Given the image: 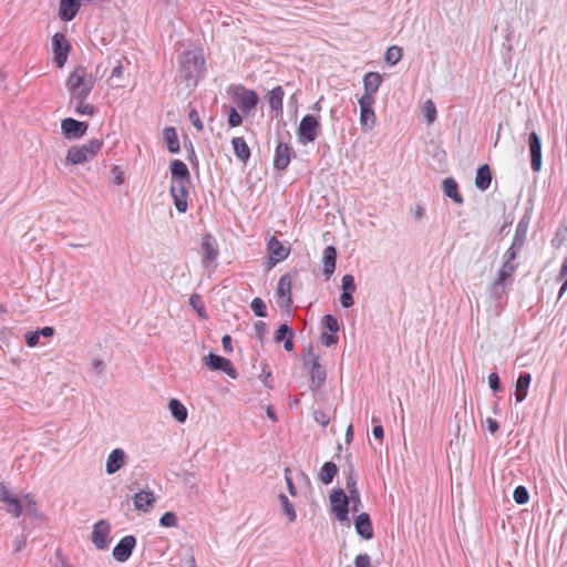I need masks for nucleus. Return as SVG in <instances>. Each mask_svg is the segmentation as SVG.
I'll list each match as a JSON object with an SVG mask.
<instances>
[{
  "instance_id": "30",
  "label": "nucleus",
  "mask_w": 567,
  "mask_h": 567,
  "mask_svg": "<svg viewBox=\"0 0 567 567\" xmlns=\"http://www.w3.org/2000/svg\"><path fill=\"white\" fill-rule=\"evenodd\" d=\"M285 92L281 86H275L268 93V103L271 111L276 112V114L282 113V101H284Z\"/></svg>"
},
{
  "instance_id": "3",
  "label": "nucleus",
  "mask_w": 567,
  "mask_h": 567,
  "mask_svg": "<svg viewBox=\"0 0 567 567\" xmlns=\"http://www.w3.org/2000/svg\"><path fill=\"white\" fill-rule=\"evenodd\" d=\"M0 499L4 503V509L14 517H19L22 513L37 518L39 516L35 501L29 494L21 497L12 496L3 486L1 487Z\"/></svg>"
},
{
  "instance_id": "50",
  "label": "nucleus",
  "mask_w": 567,
  "mask_h": 567,
  "mask_svg": "<svg viewBox=\"0 0 567 567\" xmlns=\"http://www.w3.org/2000/svg\"><path fill=\"white\" fill-rule=\"evenodd\" d=\"M488 385H489L491 390L495 393L503 391V386L501 384L499 377L496 372L489 373Z\"/></svg>"
},
{
  "instance_id": "52",
  "label": "nucleus",
  "mask_w": 567,
  "mask_h": 567,
  "mask_svg": "<svg viewBox=\"0 0 567 567\" xmlns=\"http://www.w3.org/2000/svg\"><path fill=\"white\" fill-rule=\"evenodd\" d=\"M111 173H112V176H113L114 184L122 185L123 182H124V172H123V169L120 166L114 165L112 167V169H111Z\"/></svg>"
},
{
  "instance_id": "21",
  "label": "nucleus",
  "mask_w": 567,
  "mask_h": 567,
  "mask_svg": "<svg viewBox=\"0 0 567 567\" xmlns=\"http://www.w3.org/2000/svg\"><path fill=\"white\" fill-rule=\"evenodd\" d=\"M172 183L190 185V173L187 165L181 159H174L171 164Z\"/></svg>"
},
{
  "instance_id": "26",
  "label": "nucleus",
  "mask_w": 567,
  "mask_h": 567,
  "mask_svg": "<svg viewBox=\"0 0 567 567\" xmlns=\"http://www.w3.org/2000/svg\"><path fill=\"white\" fill-rule=\"evenodd\" d=\"M276 295L278 299L282 301L284 306L289 307L291 305V278L289 275L280 277L277 284Z\"/></svg>"
},
{
  "instance_id": "18",
  "label": "nucleus",
  "mask_w": 567,
  "mask_h": 567,
  "mask_svg": "<svg viewBox=\"0 0 567 567\" xmlns=\"http://www.w3.org/2000/svg\"><path fill=\"white\" fill-rule=\"evenodd\" d=\"M203 262L205 267L214 264L219 255V249L216 239L212 234H206L202 238Z\"/></svg>"
},
{
  "instance_id": "10",
  "label": "nucleus",
  "mask_w": 567,
  "mask_h": 567,
  "mask_svg": "<svg viewBox=\"0 0 567 567\" xmlns=\"http://www.w3.org/2000/svg\"><path fill=\"white\" fill-rule=\"evenodd\" d=\"M52 49L56 65L62 68L68 60L71 49L70 43L63 33L58 32L52 37Z\"/></svg>"
},
{
  "instance_id": "25",
  "label": "nucleus",
  "mask_w": 567,
  "mask_h": 567,
  "mask_svg": "<svg viewBox=\"0 0 567 567\" xmlns=\"http://www.w3.org/2000/svg\"><path fill=\"white\" fill-rule=\"evenodd\" d=\"M81 7L80 0H61L59 6V17L65 22L72 21Z\"/></svg>"
},
{
  "instance_id": "41",
  "label": "nucleus",
  "mask_w": 567,
  "mask_h": 567,
  "mask_svg": "<svg viewBox=\"0 0 567 567\" xmlns=\"http://www.w3.org/2000/svg\"><path fill=\"white\" fill-rule=\"evenodd\" d=\"M513 498L518 505H524L529 499L528 491L525 486L519 485L513 492Z\"/></svg>"
},
{
  "instance_id": "27",
  "label": "nucleus",
  "mask_w": 567,
  "mask_h": 567,
  "mask_svg": "<svg viewBox=\"0 0 567 567\" xmlns=\"http://www.w3.org/2000/svg\"><path fill=\"white\" fill-rule=\"evenodd\" d=\"M155 503L154 493L151 491H140L133 497L135 509L141 512H148Z\"/></svg>"
},
{
  "instance_id": "42",
  "label": "nucleus",
  "mask_w": 567,
  "mask_h": 567,
  "mask_svg": "<svg viewBox=\"0 0 567 567\" xmlns=\"http://www.w3.org/2000/svg\"><path fill=\"white\" fill-rule=\"evenodd\" d=\"M250 308L257 317L265 318L267 316V307L262 299L254 298Z\"/></svg>"
},
{
  "instance_id": "7",
  "label": "nucleus",
  "mask_w": 567,
  "mask_h": 567,
  "mask_svg": "<svg viewBox=\"0 0 567 567\" xmlns=\"http://www.w3.org/2000/svg\"><path fill=\"white\" fill-rule=\"evenodd\" d=\"M321 326L326 330L321 333L320 341L324 347L334 346L338 342L340 329L338 319L332 315H324L321 318Z\"/></svg>"
},
{
  "instance_id": "37",
  "label": "nucleus",
  "mask_w": 567,
  "mask_h": 567,
  "mask_svg": "<svg viewBox=\"0 0 567 567\" xmlns=\"http://www.w3.org/2000/svg\"><path fill=\"white\" fill-rule=\"evenodd\" d=\"M70 103L74 105L75 113L79 115L92 116L95 114V107L85 103V100H70Z\"/></svg>"
},
{
  "instance_id": "1",
  "label": "nucleus",
  "mask_w": 567,
  "mask_h": 567,
  "mask_svg": "<svg viewBox=\"0 0 567 567\" xmlns=\"http://www.w3.org/2000/svg\"><path fill=\"white\" fill-rule=\"evenodd\" d=\"M96 82V76L85 66L79 65L66 79V90L70 100H86Z\"/></svg>"
},
{
  "instance_id": "51",
  "label": "nucleus",
  "mask_w": 567,
  "mask_h": 567,
  "mask_svg": "<svg viewBox=\"0 0 567 567\" xmlns=\"http://www.w3.org/2000/svg\"><path fill=\"white\" fill-rule=\"evenodd\" d=\"M24 339H25L27 346L30 348H33V347L38 346L40 336L37 331H28L24 334Z\"/></svg>"
},
{
  "instance_id": "49",
  "label": "nucleus",
  "mask_w": 567,
  "mask_h": 567,
  "mask_svg": "<svg viewBox=\"0 0 567 567\" xmlns=\"http://www.w3.org/2000/svg\"><path fill=\"white\" fill-rule=\"evenodd\" d=\"M227 122L230 127H237L243 123V117L235 107H230Z\"/></svg>"
},
{
  "instance_id": "20",
  "label": "nucleus",
  "mask_w": 567,
  "mask_h": 567,
  "mask_svg": "<svg viewBox=\"0 0 567 567\" xmlns=\"http://www.w3.org/2000/svg\"><path fill=\"white\" fill-rule=\"evenodd\" d=\"M382 83V76L378 72H368L363 76L364 93L361 97H369L375 101V93Z\"/></svg>"
},
{
  "instance_id": "46",
  "label": "nucleus",
  "mask_w": 567,
  "mask_h": 567,
  "mask_svg": "<svg viewBox=\"0 0 567 567\" xmlns=\"http://www.w3.org/2000/svg\"><path fill=\"white\" fill-rule=\"evenodd\" d=\"M288 336L293 337L292 329L287 326L286 323L280 324L275 333V340L276 342H281L288 338Z\"/></svg>"
},
{
  "instance_id": "12",
  "label": "nucleus",
  "mask_w": 567,
  "mask_h": 567,
  "mask_svg": "<svg viewBox=\"0 0 567 567\" xmlns=\"http://www.w3.org/2000/svg\"><path fill=\"white\" fill-rule=\"evenodd\" d=\"M110 524L101 519L94 524L91 540L97 549H105L110 543Z\"/></svg>"
},
{
  "instance_id": "47",
  "label": "nucleus",
  "mask_w": 567,
  "mask_h": 567,
  "mask_svg": "<svg viewBox=\"0 0 567 567\" xmlns=\"http://www.w3.org/2000/svg\"><path fill=\"white\" fill-rule=\"evenodd\" d=\"M159 525L163 527H175L177 526V517L173 512H166L159 518Z\"/></svg>"
},
{
  "instance_id": "35",
  "label": "nucleus",
  "mask_w": 567,
  "mask_h": 567,
  "mask_svg": "<svg viewBox=\"0 0 567 567\" xmlns=\"http://www.w3.org/2000/svg\"><path fill=\"white\" fill-rule=\"evenodd\" d=\"M163 137L167 144V148L171 153H178L181 150L178 136L174 127H166L163 131Z\"/></svg>"
},
{
  "instance_id": "38",
  "label": "nucleus",
  "mask_w": 567,
  "mask_h": 567,
  "mask_svg": "<svg viewBox=\"0 0 567 567\" xmlns=\"http://www.w3.org/2000/svg\"><path fill=\"white\" fill-rule=\"evenodd\" d=\"M516 269V264L504 260L495 279H497L499 282H505L508 278L512 277Z\"/></svg>"
},
{
  "instance_id": "58",
  "label": "nucleus",
  "mask_w": 567,
  "mask_h": 567,
  "mask_svg": "<svg viewBox=\"0 0 567 567\" xmlns=\"http://www.w3.org/2000/svg\"><path fill=\"white\" fill-rule=\"evenodd\" d=\"M355 567H371L370 557L367 554H360L354 560Z\"/></svg>"
},
{
  "instance_id": "32",
  "label": "nucleus",
  "mask_w": 567,
  "mask_h": 567,
  "mask_svg": "<svg viewBox=\"0 0 567 567\" xmlns=\"http://www.w3.org/2000/svg\"><path fill=\"white\" fill-rule=\"evenodd\" d=\"M492 182V173L488 165L484 164L478 167L475 177V185L481 190H486Z\"/></svg>"
},
{
  "instance_id": "59",
  "label": "nucleus",
  "mask_w": 567,
  "mask_h": 567,
  "mask_svg": "<svg viewBox=\"0 0 567 567\" xmlns=\"http://www.w3.org/2000/svg\"><path fill=\"white\" fill-rule=\"evenodd\" d=\"M190 305L194 309L197 310V312L202 316V311L204 310L203 302L200 300V297L198 295H193L189 299Z\"/></svg>"
},
{
  "instance_id": "36",
  "label": "nucleus",
  "mask_w": 567,
  "mask_h": 567,
  "mask_svg": "<svg viewBox=\"0 0 567 567\" xmlns=\"http://www.w3.org/2000/svg\"><path fill=\"white\" fill-rule=\"evenodd\" d=\"M338 473V467L333 462H326L323 463L320 473H319V480L324 484L329 485L332 483L334 476Z\"/></svg>"
},
{
  "instance_id": "31",
  "label": "nucleus",
  "mask_w": 567,
  "mask_h": 567,
  "mask_svg": "<svg viewBox=\"0 0 567 567\" xmlns=\"http://www.w3.org/2000/svg\"><path fill=\"white\" fill-rule=\"evenodd\" d=\"M231 145L236 157L243 163H247L250 157V148L246 141L243 137H234L231 140Z\"/></svg>"
},
{
  "instance_id": "60",
  "label": "nucleus",
  "mask_w": 567,
  "mask_h": 567,
  "mask_svg": "<svg viewBox=\"0 0 567 567\" xmlns=\"http://www.w3.org/2000/svg\"><path fill=\"white\" fill-rule=\"evenodd\" d=\"M346 487H347L349 494L351 493V491L358 489L357 488V481H355V477H354V474H353L352 470L349 472V475L347 476Z\"/></svg>"
},
{
  "instance_id": "54",
  "label": "nucleus",
  "mask_w": 567,
  "mask_h": 567,
  "mask_svg": "<svg viewBox=\"0 0 567 567\" xmlns=\"http://www.w3.org/2000/svg\"><path fill=\"white\" fill-rule=\"evenodd\" d=\"M524 243H525L524 234L520 235L519 228H517L511 247L520 251L524 246Z\"/></svg>"
},
{
  "instance_id": "4",
  "label": "nucleus",
  "mask_w": 567,
  "mask_h": 567,
  "mask_svg": "<svg viewBox=\"0 0 567 567\" xmlns=\"http://www.w3.org/2000/svg\"><path fill=\"white\" fill-rule=\"evenodd\" d=\"M227 94L234 100L243 114H249L259 102L257 93L254 90L246 89L243 84L229 85Z\"/></svg>"
},
{
  "instance_id": "13",
  "label": "nucleus",
  "mask_w": 567,
  "mask_h": 567,
  "mask_svg": "<svg viewBox=\"0 0 567 567\" xmlns=\"http://www.w3.org/2000/svg\"><path fill=\"white\" fill-rule=\"evenodd\" d=\"M136 546V538L133 535L124 536L113 548V557L118 563H125L132 556Z\"/></svg>"
},
{
  "instance_id": "55",
  "label": "nucleus",
  "mask_w": 567,
  "mask_h": 567,
  "mask_svg": "<svg viewBox=\"0 0 567 567\" xmlns=\"http://www.w3.org/2000/svg\"><path fill=\"white\" fill-rule=\"evenodd\" d=\"M189 121L197 131L203 130V123L199 118L198 112L196 110H190L188 114Z\"/></svg>"
},
{
  "instance_id": "61",
  "label": "nucleus",
  "mask_w": 567,
  "mask_h": 567,
  "mask_svg": "<svg viewBox=\"0 0 567 567\" xmlns=\"http://www.w3.org/2000/svg\"><path fill=\"white\" fill-rule=\"evenodd\" d=\"M91 369L96 374H102L104 372V370H105V364H104V362L102 360L95 359L91 363Z\"/></svg>"
},
{
  "instance_id": "8",
  "label": "nucleus",
  "mask_w": 567,
  "mask_h": 567,
  "mask_svg": "<svg viewBox=\"0 0 567 567\" xmlns=\"http://www.w3.org/2000/svg\"><path fill=\"white\" fill-rule=\"evenodd\" d=\"M331 511L339 522L348 519L349 514V497L341 488L334 489L330 494Z\"/></svg>"
},
{
  "instance_id": "34",
  "label": "nucleus",
  "mask_w": 567,
  "mask_h": 567,
  "mask_svg": "<svg viewBox=\"0 0 567 567\" xmlns=\"http://www.w3.org/2000/svg\"><path fill=\"white\" fill-rule=\"evenodd\" d=\"M443 192L445 196L452 198L455 203H463V197L457 190V183L454 178L447 177L443 181Z\"/></svg>"
},
{
  "instance_id": "28",
  "label": "nucleus",
  "mask_w": 567,
  "mask_h": 567,
  "mask_svg": "<svg viewBox=\"0 0 567 567\" xmlns=\"http://www.w3.org/2000/svg\"><path fill=\"white\" fill-rule=\"evenodd\" d=\"M337 249L333 246H327L323 249L322 262H323V275L326 278H330L336 270Z\"/></svg>"
},
{
  "instance_id": "14",
  "label": "nucleus",
  "mask_w": 567,
  "mask_h": 567,
  "mask_svg": "<svg viewBox=\"0 0 567 567\" xmlns=\"http://www.w3.org/2000/svg\"><path fill=\"white\" fill-rule=\"evenodd\" d=\"M268 268H271L289 256V248H287L281 241L272 236L268 241Z\"/></svg>"
},
{
  "instance_id": "29",
  "label": "nucleus",
  "mask_w": 567,
  "mask_h": 567,
  "mask_svg": "<svg viewBox=\"0 0 567 567\" xmlns=\"http://www.w3.org/2000/svg\"><path fill=\"white\" fill-rule=\"evenodd\" d=\"M532 382V375L528 372H523L518 375L515 383V398L516 402H523L527 396V391Z\"/></svg>"
},
{
  "instance_id": "43",
  "label": "nucleus",
  "mask_w": 567,
  "mask_h": 567,
  "mask_svg": "<svg viewBox=\"0 0 567 567\" xmlns=\"http://www.w3.org/2000/svg\"><path fill=\"white\" fill-rule=\"evenodd\" d=\"M423 113L426 118L427 124H432L436 118V106L431 101L427 100L423 105Z\"/></svg>"
},
{
  "instance_id": "11",
  "label": "nucleus",
  "mask_w": 567,
  "mask_h": 567,
  "mask_svg": "<svg viewBox=\"0 0 567 567\" xmlns=\"http://www.w3.org/2000/svg\"><path fill=\"white\" fill-rule=\"evenodd\" d=\"M206 364L209 367L210 370L221 371L231 379H237L238 377V373L236 369L233 367L231 361L221 355L209 353L208 357H206Z\"/></svg>"
},
{
  "instance_id": "15",
  "label": "nucleus",
  "mask_w": 567,
  "mask_h": 567,
  "mask_svg": "<svg viewBox=\"0 0 567 567\" xmlns=\"http://www.w3.org/2000/svg\"><path fill=\"white\" fill-rule=\"evenodd\" d=\"M341 289L342 292L340 295V303L344 309H349L354 305L353 293L357 289L354 277L350 274H347L341 279Z\"/></svg>"
},
{
  "instance_id": "63",
  "label": "nucleus",
  "mask_w": 567,
  "mask_h": 567,
  "mask_svg": "<svg viewBox=\"0 0 567 567\" xmlns=\"http://www.w3.org/2000/svg\"><path fill=\"white\" fill-rule=\"evenodd\" d=\"M486 424H487V430L491 433H495L499 429L498 422L496 420L492 419V417H487Z\"/></svg>"
},
{
  "instance_id": "33",
  "label": "nucleus",
  "mask_w": 567,
  "mask_h": 567,
  "mask_svg": "<svg viewBox=\"0 0 567 567\" xmlns=\"http://www.w3.org/2000/svg\"><path fill=\"white\" fill-rule=\"evenodd\" d=\"M168 409L173 415V417L179 422L184 423L187 420L188 413L185 405L177 399H171L168 402Z\"/></svg>"
},
{
  "instance_id": "40",
  "label": "nucleus",
  "mask_w": 567,
  "mask_h": 567,
  "mask_svg": "<svg viewBox=\"0 0 567 567\" xmlns=\"http://www.w3.org/2000/svg\"><path fill=\"white\" fill-rule=\"evenodd\" d=\"M402 55H403L402 49L398 45H392L386 50L384 60L390 65H395L402 59Z\"/></svg>"
},
{
  "instance_id": "24",
  "label": "nucleus",
  "mask_w": 567,
  "mask_h": 567,
  "mask_svg": "<svg viewBox=\"0 0 567 567\" xmlns=\"http://www.w3.org/2000/svg\"><path fill=\"white\" fill-rule=\"evenodd\" d=\"M290 147L288 144L279 142L276 147L274 157V167L278 171H284L290 163Z\"/></svg>"
},
{
  "instance_id": "16",
  "label": "nucleus",
  "mask_w": 567,
  "mask_h": 567,
  "mask_svg": "<svg viewBox=\"0 0 567 567\" xmlns=\"http://www.w3.org/2000/svg\"><path fill=\"white\" fill-rule=\"evenodd\" d=\"M190 185H184L178 183H172L169 193L174 200L175 208L178 213H185L187 210V197Z\"/></svg>"
},
{
  "instance_id": "2",
  "label": "nucleus",
  "mask_w": 567,
  "mask_h": 567,
  "mask_svg": "<svg viewBox=\"0 0 567 567\" xmlns=\"http://www.w3.org/2000/svg\"><path fill=\"white\" fill-rule=\"evenodd\" d=\"M205 71V59L202 50H189L179 58V73L187 86H196Z\"/></svg>"
},
{
  "instance_id": "57",
  "label": "nucleus",
  "mask_w": 567,
  "mask_h": 567,
  "mask_svg": "<svg viewBox=\"0 0 567 567\" xmlns=\"http://www.w3.org/2000/svg\"><path fill=\"white\" fill-rule=\"evenodd\" d=\"M372 422L373 423H378L373 426L372 429V434L375 439L378 440H381L383 439V435H384V430H383V426L379 423V419L373 416L372 417Z\"/></svg>"
},
{
  "instance_id": "56",
  "label": "nucleus",
  "mask_w": 567,
  "mask_h": 567,
  "mask_svg": "<svg viewBox=\"0 0 567 567\" xmlns=\"http://www.w3.org/2000/svg\"><path fill=\"white\" fill-rule=\"evenodd\" d=\"M349 497V503L351 502L352 505H353V511H358V507L361 505V498H360V493H359V489H353L351 491V493L348 495Z\"/></svg>"
},
{
  "instance_id": "19",
  "label": "nucleus",
  "mask_w": 567,
  "mask_h": 567,
  "mask_svg": "<svg viewBox=\"0 0 567 567\" xmlns=\"http://www.w3.org/2000/svg\"><path fill=\"white\" fill-rule=\"evenodd\" d=\"M528 146L530 152V166L534 172L542 168V142L536 132H532L528 136Z\"/></svg>"
},
{
  "instance_id": "53",
  "label": "nucleus",
  "mask_w": 567,
  "mask_h": 567,
  "mask_svg": "<svg viewBox=\"0 0 567 567\" xmlns=\"http://www.w3.org/2000/svg\"><path fill=\"white\" fill-rule=\"evenodd\" d=\"M524 243H525L524 234L520 235L519 228H517L511 247L520 251L524 246Z\"/></svg>"
},
{
  "instance_id": "62",
  "label": "nucleus",
  "mask_w": 567,
  "mask_h": 567,
  "mask_svg": "<svg viewBox=\"0 0 567 567\" xmlns=\"http://www.w3.org/2000/svg\"><path fill=\"white\" fill-rule=\"evenodd\" d=\"M520 251H518L517 249H514L512 247H509L505 254H504V260L505 261H509V262H514V260L516 259L517 255L519 254Z\"/></svg>"
},
{
  "instance_id": "48",
  "label": "nucleus",
  "mask_w": 567,
  "mask_h": 567,
  "mask_svg": "<svg viewBox=\"0 0 567 567\" xmlns=\"http://www.w3.org/2000/svg\"><path fill=\"white\" fill-rule=\"evenodd\" d=\"M52 565L53 567H72L69 559L59 549L54 553Z\"/></svg>"
},
{
  "instance_id": "6",
  "label": "nucleus",
  "mask_w": 567,
  "mask_h": 567,
  "mask_svg": "<svg viewBox=\"0 0 567 567\" xmlns=\"http://www.w3.org/2000/svg\"><path fill=\"white\" fill-rule=\"evenodd\" d=\"M320 130L321 125L317 117L310 114L305 115L297 128L298 142L301 145L313 143L318 137Z\"/></svg>"
},
{
  "instance_id": "22",
  "label": "nucleus",
  "mask_w": 567,
  "mask_h": 567,
  "mask_svg": "<svg viewBox=\"0 0 567 567\" xmlns=\"http://www.w3.org/2000/svg\"><path fill=\"white\" fill-rule=\"evenodd\" d=\"M126 463V454L122 449H114L107 456L105 472L109 475L118 472Z\"/></svg>"
},
{
  "instance_id": "9",
  "label": "nucleus",
  "mask_w": 567,
  "mask_h": 567,
  "mask_svg": "<svg viewBox=\"0 0 567 567\" xmlns=\"http://www.w3.org/2000/svg\"><path fill=\"white\" fill-rule=\"evenodd\" d=\"M375 101L370 100L369 97H360L358 103L360 106V124L362 131L370 132L375 124V113L373 110V104Z\"/></svg>"
},
{
  "instance_id": "17",
  "label": "nucleus",
  "mask_w": 567,
  "mask_h": 567,
  "mask_svg": "<svg viewBox=\"0 0 567 567\" xmlns=\"http://www.w3.org/2000/svg\"><path fill=\"white\" fill-rule=\"evenodd\" d=\"M87 123L66 117L61 122V131L66 137L81 138L87 131Z\"/></svg>"
},
{
  "instance_id": "45",
  "label": "nucleus",
  "mask_w": 567,
  "mask_h": 567,
  "mask_svg": "<svg viewBox=\"0 0 567 567\" xmlns=\"http://www.w3.org/2000/svg\"><path fill=\"white\" fill-rule=\"evenodd\" d=\"M505 282H499L497 279L493 281L489 288V295L493 299L499 300L505 293Z\"/></svg>"
},
{
  "instance_id": "64",
  "label": "nucleus",
  "mask_w": 567,
  "mask_h": 567,
  "mask_svg": "<svg viewBox=\"0 0 567 567\" xmlns=\"http://www.w3.org/2000/svg\"><path fill=\"white\" fill-rule=\"evenodd\" d=\"M40 337L49 338L54 334V329L52 327H43L42 329L37 330Z\"/></svg>"
},
{
  "instance_id": "5",
  "label": "nucleus",
  "mask_w": 567,
  "mask_h": 567,
  "mask_svg": "<svg viewBox=\"0 0 567 567\" xmlns=\"http://www.w3.org/2000/svg\"><path fill=\"white\" fill-rule=\"evenodd\" d=\"M103 141L93 138L80 146H71L66 154V162L71 165H80L93 159L101 151Z\"/></svg>"
},
{
  "instance_id": "44",
  "label": "nucleus",
  "mask_w": 567,
  "mask_h": 567,
  "mask_svg": "<svg viewBox=\"0 0 567 567\" xmlns=\"http://www.w3.org/2000/svg\"><path fill=\"white\" fill-rule=\"evenodd\" d=\"M280 502L285 512V515L288 517L289 522H293L296 519V512L293 505L289 502L288 497L284 494L280 495Z\"/></svg>"
},
{
  "instance_id": "39",
  "label": "nucleus",
  "mask_w": 567,
  "mask_h": 567,
  "mask_svg": "<svg viewBox=\"0 0 567 567\" xmlns=\"http://www.w3.org/2000/svg\"><path fill=\"white\" fill-rule=\"evenodd\" d=\"M311 381L316 386H320L326 379V371L322 369L317 359L313 360L311 371Z\"/></svg>"
},
{
  "instance_id": "23",
  "label": "nucleus",
  "mask_w": 567,
  "mask_h": 567,
  "mask_svg": "<svg viewBox=\"0 0 567 567\" xmlns=\"http://www.w3.org/2000/svg\"><path fill=\"white\" fill-rule=\"evenodd\" d=\"M354 528L357 534L363 539L373 537V527L368 513H361L354 519Z\"/></svg>"
}]
</instances>
